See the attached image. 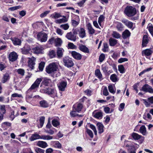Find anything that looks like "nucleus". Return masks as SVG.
<instances>
[{
    "label": "nucleus",
    "mask_w": 153,
    "mask_h": 153,
    "mask_svg": "<svg viewBox=\"0 0 153 153\" xmlns=\"http://www.w3.org/2000/svg\"><path fill=\"white\" fill-rule=\"evenodd\" d=\"M79 35L80 37L83 38L86 36V33L85 30L83 28H81L79 30Z\"/></svg>",
    "instance_id": "6ab92c4d"
},
{
    "label": "nucleus",
    "mask_w": 153,
    "mask_h": 153,
    "mask_svg": "<svg viewBox=\"0 0 153 153\" xmlns=\"http://www.w3.org/2000/svg\"><path fill=\"white\" fill-rule=\"evenodd\" d=\"M52 123L53 126L56 127L60 125V123L57 120L53 119L52 121Z\"/></svg>",
    "instance_id": "58836bf2"
},
{
    "label": "nucleus",
    "mask_w": 153,
    "mask_h": 153,
    "mask_svg": "<svg viewBox=\"0 0 153 153\" xmlns=\"http://www.w3.org/2000/svg\"><path fill=\"white\" fill-rule=\"evenodd\" d=\"M108 68L107 67L105 66V65H102V70L103 71V72L105 73H107V71H108Z\"/></svg>",
    "instance_id": "0e129e2a"
},
{
    "label": "nucleus",
    "mask_w": 153,
    "mask_h": 153,
    "mask_svg": "<svg viewBox=\"0 0 153 153\" xmlns=\"http://www.w3.org/2000/svg\"><path fill=\"white\" fill-rule=\"evenodd\" d=\"M42 80L41 78H37L34 82L32 85L29 89L33 90L38 88Z\"/></svg>",
    "instance_id": "1a4fd4ad"
},
{
    "label": "nucleus",
    "mask_w": 153,
    "mask_h": 153,
    "mask_svg": "<svg viewBox=\"0 0 153 153\" xmlns=\"http://www.w3.org/2000/svg\"><path fill=\"white\" fill-rule=\"evenodd\" d=\"M141 90L146 92H149L150 93H153V89L151 86L149 85L146 84L142 87Z\"/></svg>",
    "instance_id": "423d86ee"
},
{
    "label": "nucleus",
    "mask_w": 153,
    "mask_h": 153,
    "mask_svg": "<svg viewBox=\"0 0 153 153\" xmlns=\"http://www.w3.org/2000/svg\"><path fill=\"white\" fill-rule=\"evenodd\" d=\"M122 22L129 28H132L133 25L132 22L126 19L123 20Z\"/></svg>",
    "instance_id": "4be33fe9"
},
{
    "label": "nucleus",
    "mask_w": 153,
    "mask_h": 153,
    "mask_svg": "<svg viewBox=\"0 0 153 153\" xmlns=\"http://www.w3.org/2000/svg\"><path fill=\"white\" fill-rule=\"evenodd\" d=\"M114 86L110 85L108 86V89L109 92L113 94L115 93V91L114 89Z\"/></svg>",
    "instance_id": "de8ad7c7"
},
{
    "label": "nucleus",
    "mask_w": 153,
    "mask_h": 153,
    "mask_svg": "<svg viewBox=\"0 0 153 153\" xmlns=\"http://www.w3.org/2000/svg\"><path fill=\"white\" fill-rule=\"evenodd\" d=\"M108 46L107 43L103 44V48L102 49V51L104 52H106L108 51Z\"/></svg>",
    "instance_id": "864d4df0"
},
{
    "label": "nucleus",
    "mask_w": 153,
    "mask_h": 153,
    "mask_svg": "<svg viewBox=\"0 0 153 153\" xmlns=\"http://www.w3.org/2000/svg\"><path fill=\"white\" fill-rule=\"evenodd\" d=\"M52 139L53 137L51 136L45 135H41V139H42L45 140H51Z\"/></svg>",
    "instance_id": "473e14b6"
},
{
    "label": "nucleus",
    "mask_w": 153,
    "mask_h": 153,
    "mask_svg": "<svg viewBox=\"0 0 153 153\" xmlns=\"http://www.w3.org/2000/svg\"><path fill=\"white\" fill-rule=\"evenodd\" d=\"M51 82V80L50 79L45 78L42 82L41 83L42 85H44L45 86H48L49 85Z\"/></svg>",
    "instance_id": "72a5a7b5"
},
{
    "label": "nucleus",
    "mask_w": 153,
    "mask_h": 153,
    "mask_svg": "<svg viewBox=\"0 0 153 153\" xmlns=\"http://www.w3.org/2000/svg\"><path fill=\"white\" fill-rule=\"evenodd\" d=\"M58 68V65L55 63L52 62L46 67V71L48 74H51L56 71Z\"/></svg>",
    "instance_id": "f03ea898"
},
{
    "label": "nucleus",
    "mask_w": 153,
    "mask_h": 153,
    "mask_svg": "<svg viewBox=\"0 0 153 153\" xmlns=\"http://www.w3.org/2000/svg\"><path fill=\"white\" fill-rule=\"evenodd\" d=\"M39 139H41V135L36 133L33 134L30 139L31 141Z\"/></svg>",
    "instance_id": "bb28decb"
},
{
    "label": "nucleus",
    "mask_w": 153,
    "mask_h": 153,
    "mask_svg": "<svg viewBox=\"0 0 153 153\" xmlns=\"http://www.w3.org/2000/svg\"><path fill=\"white\" fill-rule=\"evenodd\" d=\"M64 18L58 19L56 20V23L60 24L67 22L68 19L65 16H63Z\"/></svg>",
    "instance_id": "c756f323"
},
{
    "label": "nucleus",
    "mask_w": 153,
    "mask_h": 153,
    "mask_svg": "<svg viewBox=\"0 0 153 153\" xmlns=\"http://www.w3.org/2000/svg\"><path fill=\"white\" fill-rule=\"evenodd\" d=\"M1 110V112L2 114H4L6 112V110L5 109V106L4 105H1L0 108Z\"/></svg>",
    "instance_id": "e2e57ef3"
},
{
    "label": "nucleus",
    "mask_w": 153,
    "mask_h": 153,
    "mask_svg": "<svg viewBox=\"0 0 153 153\" xmlns=\"http://www.w3.org/2000/svg\"><path fill=\"white\" fill-rule=\"evenodd\" d=\"M130 35L131 33L128 30H126L123 33L122 37L123 39H125L130 36Z\"/></svg>",
    "instance_id": "393cba45"
},
{
    "label": "nucleus",
    "mask_w": 153,
    "mask_h": 153,
    "mask_svg": "<svg viewBox=\"0 0 153 153\" xmlns=\"http://www.w3.org/2000/svg\"><path fill=\"white\" fill-rule=\"evenodd\" d=\"M71 54L73 57L78 60H80L82 58V55L79 53L75 51H72L71 52Z\"/></svg>",
    "instance_id": "9d476101"
},
{
    "label": "nucleus",
    "mask_w": 153,
    "mask_h": 153,
    "mask_svg": "<svg viewBox=\"0 0 153 153\" xmlns=\"http://www.w3.org/2000/svg\"><path fill=\"white\" fill-rule=\"evenodd\" d=\"M110 79L111 80L114 82H115L117 81V76L115 74H114L111 75Z\"/></svg>",
    "instance_id": "ea45409f"
},
{
    "label": "nucleus",
    "mask_w": 153,
    "mask_h": 153,
    "mask_svg": "<svg viewBox=\"0 0 153 153\" xmlns=\"http://www.w3.org/2000/svg\"><path fill=\"white\" fill-rule=\"evenodd\" d=\"M140 131L143 135H145L146 134V127L144 126H142L140 127Z\"/></svg>",
    "instance_id": "c85d7f7f"
},
{
    "label": "nucleus",
    "mask_w": 153,
    "mask_h": 153,
    "mask_svg": "<svg viewBox=\"0 0 153 153\" xmlns=\"http://www.w3.org/2000/svg\"><path fill=\"white\" fill-rule=\"evenodd\" d=\"M128 61V59L126 58H121L118 59V62L119 63H122Z\"/></svg>",
    "instance_id": "680f3d73"
},
{
    "label": "nucleus",
    "mask_w": 153,
    "mask_h": 153,
    "mask_svg": "<svg viewBox=\"0 0 153 153\" xmlns=\"http://www.w3.org/2000/svg\"><path fill=\"white\" fill-rule=\"evenodd\" d=\"M149 30L152 35L153 36V26L152 25H149Z\"/></svg>",
    "instance_id": "4d7b16f0"
},
{
    "label": "nucleus",
    "mask_w": 153,
    "mask_h": 153,
    "mask_svg": "<svg viewBox=\"0 0 153 153\" xmlns=\"http://www.w3.org/2000/svg\"><path fill=\"white\" fill-rule=\"evenodd\" d=\"M153 52V49L152 48L147 49L142 51V56L145 55L149 56L152 54Z\"/></svg>",
    "instance_id": "ddd939ff"
},
{
    "label": "nucleus",
    "mask_w": 153,
    "mask_h": 153,
    "mask_svg": "<svg viewBox=\"0 0 153 153\" xmlns=\"http://www.w3.org/2000/svg\"><path fill=\"white\" fill-rule=\"evenodd\" d=\"M112 35L113 37L117 39H119L121 37L120 35L116 31H114L113 32Z\"/></svg>",
    "instance_id": "79ce46f5"
},
{
    "label": "nucleus",
    "mask_w": 153,
    "mask_h": 153,
    "mask_svg": "<svg viewBox=\"0 0 153 153\" xmlns=\"http://www.w3.org/2000/svg\"><path fill=\"white\" fill-rule=\"evenodd\" d=\"M10 39L15 45H20L21 44V40L18 38L13 37L11 38Z\"/></svg>",
    "instance_id": "f3484780"
},
{
    "label": "nucleus",
    "mask_w": 153,
    "mask_h": 153,
    "mask_svg": "<svg viewBox=\"0 0 153 153\" xmlns=\"http://www.w3.org/2000/svg\"><path fill=\"white\" fill-rule=\"evenodd\" d=\"M37 145L43 148H45L48 146L47 143L45 142L42 141H38L37 143Z\"/></svg>",
    "instance_id": "a211bd4d"
},
{
    "label": "nucleus",
    "mask_w": 153,
    "mask_h": 153,
    "mask_svg": "<svg viewBox=\"0 0 153 153\" xmlns=\"http://www.w3.org/2000/svg\"><path fill=\"white\" fill-rule=\"evenodd\" d=\"M62 42V41L60 38H57L55 39V44L56 46H61Z\"/></svg>",
    "instance_id": "cd10ccee"
},
{
    "label": "nucleus",
    "mask_w": 153,
    "mask_h": 153,
    "mask_svg": "<svg viewBox=\"0 0 153 153\" xmlns=\"http://www.w3.org/2000/svg\"><path fill=\"white\" fill-rule=\"evenodd\" d=\"M66 38L69 40L75 41L76 39V36L73 35L71 32L68 33L66 35Z\"/></svg>",
    "instance_id": "f8f14e48"
},
{
    "label": "nucleus",
    "mask_w": 153,
    "mask_h": 153,
    "mask_svg": "<svg viewBox=\"0 0 153 153\" xmlns=\"http://www.w3.org/2000/svg\"><path fill=\"white\" fill-rule=\"evenodd\" d=\"M45 65V63L44 62H42L39 64V68L41 71H42Z\"/></svg>",
    "instance_id": "603ef678"
},
{
    "label": "nucleus",
    "mask_w": 153,
    "mask_h": 153,
    "mask_svg": "<svg viewBox=\"0 0 153 153\" xmlns=\"http://www.w3.org/2000/svg\"><path fill=\"white\" fill-rule=\"evenodd\" d=\"M40 106L43 108H47L48 106V105L47 102L45 100H43L40 101L39 102Z\"/></svg>",
    "instance_id": "7c9ffc66"
},
{
    "label": "nucleus",
    "mask_w": 153,
    "mask_h": 153,
    "mask_svg": "<svg viewBox=\"0 0 153 153\" xmlns=\"http://www.w3.org/2000/svg\"><path fill=\"white\" fill-rule=\"evenodd\" d=\"M149 40L148 37L147 35H144L143 37V41L142 43V46L143 47L146 46L147 44L148 43Z\"/></svg>",
    "instance_id": "b1692460"
},
{
    "label": "nucleus",
    "mask_w": 153,
    "mask_h": 153,
    "mask_svg": "<svg viewBox=\"0 0 153 153\" xmlns=\"http://www.w3.org/2000/svg\"><path fill=\"white\" fill-rule=\"evenodd\" d=\"M63 62L65 65L68 68L71 67L74 65V63L71 59L68 57L64 58Z\"/></svg>",
    "instance_id": "20e7f679"
},
{
    "label": "nucleus",
    "mask_w": 153,
    "mask_h": 153,
    "mask_svg": "<svg viewBox=\"0 0 153 153\" xmlns=\"http://www.w3.org/2000/svg\"><path fill=\"white\" fill-rule=\"evenodd\" d=\"M94 117L97 119H101L102 117V113L100 112H97L94 115Z\"/></svg>",
    "instance_id": "e433bc0d"
},
{
    "label": "nucleus",
    "mask_w": 153,
    "mask_h": 153,
    "mask_svg": "<svg viewBox=\"0 0 153 153\" xmlns=\"http://www.w3.org/2000/svg\"><path fill=\"white\" fill-rule=\"evenodd\" d=\"M104 17L103 15H101L98 18V22L100 26L101 25V22L104 20Z\"/></svg>",
    "instance_id": "8fccbe9b"
},
{
    "label": "nucleus",
    "mask_w": 153,
    "mask_h": 153,
    "mask_svg": "<svg viewBox=\"0 0 153 153\" xmlns=\"http://www.w3.org/2000/svg\"><path fill=\"white\" fill-rule=\"evenodd\" d=\"M18 55L17 53L13 51L11 52L9 55L8 58L9 60L12 62H14L17 59Z\"/></svg>",
    "instance_id": "0eeeda50"
},
{
    "label": "nucleus",
    "mask_w": 153,
    "mask_h": 153,
    "mask_svg": "<svg viewBox=\"0 0 153 153\" xmlns=\"http://www.w3.org/2000/svg\"><path fill=\"white\" fill-rule=\"evenodd\" d=\"M86 132L88 134L89 136L91 138H93V134L92 131L90 130L87 129H86Z\"/></svg>",
    "instance_id": "6e6d98bb"
},
{
    "label": "nucleus",
    "mask_w": 153,
    "mask_h": 153,
    "mask_svg": "<svg viewBox=\"0 0 153 153\" xmlns=\"http://www.w3.org/2000/svg\"><path fill=\"white\" fill-rule=\"evenodd\" d=\"M82 107L83 106L82 104L80 103H79L77 104L76 108H74H74L75 110L76 111L79 112L81 111Z\"/></svg>",
    "instance_id": "4c0bfd02"
},
{
    "label": "nucleus",
    "mask_w": 153,
    "mask_h": 153,
    "mask_svg": "<svg viewBox=\"0 0 153 153\" xmlns=\"http://www.w3.org/2000/svg\"><path fill=\"white\" fill-rule=\"evenodd\" d=\"M118 70L120 73L123 74L125 73L124 68L123 65H120L118 66Z\"/></svg>",
    "instance_id": "37998d69"
},
{
    "label": "nucleus",
    "mask_w": 153,
    "mask_h": 153,
    "mask_svg": "<svg viewBox=\"0 0 153 153\" xmlns=\"http://www.w3.org/2000/svg\"><path fill=\"white\" fill-rule=\"evenodd\" d=\"M109 92L108 91L107 87H105L104 88L103 91V94L105 96L108 95Z\"/></svg>",
    "instance_id": "774afa93"
},
{
    "label": "nucleus",
    "mask_w": 153,
    "mask_h": 153,
    "mask_svg": "<svg viewBox=\"0 0 153 153\" xmlns=\"http://www.w3.org/2000/svg\"><path fill=\"white\" fill-rule=\"evenodd\" d=\"M105 59V55L103 53H102L99 56V61L100 62H102Z\"/></svg>",
    "instance_id": "5fc2aeb1"
},
{
    "label": "nucleus",
    "mask_w": 153,
    "mask_h": 153,
    "mask_svg": "<svg viewBox=\"0 0 153 153\" xmlns=\"http://www.w3.org/2000/svg\"><path fill=\"white\" fill-rule=\"evenodd\" d=\"M74 109V107L73 106L72 111L70 113V114L71 117H74L77 116V114H76V111Z\"/></svg>",
    "instance_id": "052dcab7"
},
{
    "label": "nucleus",
    "mask_w": 153,
    "mask_h": 153,
    "mask_svg": "<svg viewBox=\"0 0 153 153\" xmlns=\"http://www.w3.org/2000/svg\"><path fill=\"white\" fill-rule=\"evenodd\" d=\"M124 13L127 16L131 17L136 14V10L134 7L131 6H127L125 8Z\"/></svg>",
    "instance_id": "f257e3e1"
},
{
    "label": "nucleus",
    "mask_w": 153,
    "mask_h": 153,
    "mask_svg": "<svg viewBox=\"0 0 153 153\" xmlns=\"http://www.w3.org/2000/svg\"><path fill=\"white\" fill-rule=\"evenodd\" d=\"M95 74L100 80H102L103 79V78L102 77V74L99 69H97L95 71Z\"/></svg>",
    "instance_id": "a878e982"
},
{
    "label": "nucleus",
    "mask_w": 153,
    "mask_h": 153,
    "mask_svg": "<svg viewBox=\"0 0 153 153\" xmlns=\"http://www.w3.org/2000/svg\"><path fill=\"white\" fill-rule=\"evenodd\" d=\"M68 47L71 49H74L76 48V46L72 43L70 42L68 44Z\"/></svg>",
    "instance_id": "13d9d810"
},
{
    "label": "nucleus",
    "mask_w": 153,
    "mask_h": 153,
    "mask_svg": "<svg viewBox=\"0 0 153 153\" xmlns=\"http://www.w3.org/2000/svg\"><path fill=\"white\" fill-rule=\"evenodd\" d=\"M60 27L64 30H66L69 28V26L68 24L67 23L61 25Z\"/></svg>",
    "instance_id": "49530a36"
},
{
    "label": "nucleus",
    "mask_w": 153,
    "mask_h": 153,
    "mask_svg": "<svg viewBox=\"0 0 153 153\" xmlns=\"http://www.w3.org/2000/svg\"><path fill=\"white\" fill-rule=\"evenodd\" d=\"M41 91H42L44 93L50 95L53 97H54L56 95V91L53 88H48L46 89L41 90Z\"/></svg>",
    "instance_id": "7ed1b4c3"
},
{
    "label": "nucleus",
    "mask_w": 153,
    "mask_h": 153,
    "mask_svg": "<svg viewBox=\"0 0 153 153\" xmlns=\"http://www.w3.org/2000/svg\"><path fill=\"white\" fill-rule=\"evenodd\" d=\"M45 117L44 116L41 117L39 119L40 125L41 127H42L44 124Z\"/></svg>",
    "instance_id": "a18cd8bd"
},
{
    "label": "nucleus",
    "mask_w": 153,
    "mask_h": 153,
    "mask_svg": "<svg viewBox=\"0 0 153 153\" xmlns=\"http://www.w3.org/2000/svg\"><path fill=\"white\" fill-rule=\"evenodd\" d=\"M79 49L83 52L87 53H89L88 48L85 45L80 44L79 45Z\"/></svg>",
    "instance_id": "9b49d317"
},
{
    "label": "nucleus",
    "mask_w": 153,
    "mask_h": 153,
    "mask_svg": "<svg viewBox=\"0 0 153 153\" xmlns=\"http://www.w3.org/2000/svg\"><path fill=\"white\" fill-rule=\"evenodd\" d=\"M67 84L66 82L62 81L61 82L58 86L59 89L62 91H64Z\"/></svg>",
    "instance_id": "dca6fc26"
},
{
    "label": "nucleus",
    "mask_w": 153,
    "mask_h": 153,
    "mask_svg": "<svg viewBox=\"0 0 153 153\" xmlns=\"http://www.w3.org/2000/svg\"><path fill=\"white\" fill-rule=\"evenodd\" d=\"M131 136L135 140H138L142 137L141 135L134 132H133Z\"/></svg>",
    "instance_id": "2f4dec72"
},
{
    "label": "nucleus",
    "mask_w": 153,
    "mask_h": 153,
    "mask_svg": "<svg viewBox=\"0 0 153 153\" xmlns=\"http://www.w3.org/2000/svg\"><path fill=\"white\" fill-rule=\"evenodd\" d=\"M49 55L51 58H54L56 55V53L53 50L51 51H49Z\"/></svg>",
    "instance_id": "c03bdc74"
},
{
    "label": "nucleus",
    "mask_w": 153,
    "mask_h": 153,
    "mask_svg": "<svg viewBox=\"0 0 153 153\" xmlns=\"http://www.w3.org/2000/svg\"><path fill=\"white\" fill-rule=\"evenodd\" d=\"M64 50L62 48L58 47L57 48L56 54L57 57L60 58L63 56Z\"/></svg>",
    "instance_id": "4468645a"
},
{
    "label": "nucleus",
    "mask_w": 153,
    "mask_h": 153,
    "mask_svg": "<svg viewBox=\"0 0 153 153\" xmlns=\"http://www.w3.org/2000/svg\"><path fill=\"white\" fill-rule=\"evenodd\" d=\"M50 12L49 11H46L42 13L40 15L41 18H43L45 16Z\"/></svg>",
    "instance_id": "338daca9"
},
{
    "label": "nucleus",
    "mask_w": 153,
    "mask_h": 153,
    "mask_svg": "<svg viewBox=\"0 0 153 153\" xmlns=\"http://www.w3.org/2000/svg\"><path fill=\"white\" fill-rule=\"evenodd\" d=\"M54 146V147L59 149H60L61 148V144L58 141H56L55 142Z\"/></svg>",
    "instance_id": "bf43d9fd"
},
{
    "label": "nucleus",
    "mask_w": 153,
    "mask_h": 153,
    "mask_svg": "<svg viewBox=\"0 0 153 153\" xmlns=\"http://www.w3.org/2000/svg\"><path fill=\"white\" fill-rule=\"evenodd\" d=\"M116 27L118 31H122L123 28V26L122 23L118 22L117 23Z\"/></svg>",
    "instance_id": "a19ab883"
},
{
    "label": "nucleus",
    "mask_w": 153,
    "mask_h": 153,
    "mask_svg": "<svg viewBox=\"0 0 153 153\" xmlns=\"http://www.w3.org/2000/svg\"><path fill=\"white\" fill-rule=\"evenodd\" d=\"M109 44L110 46H114L116 44L117 41L115 39L111 38L109 40Z\"/></svg>",
    "instance_id": "f704fd0d"
},
{
    "label": "nucleus",
    "mask_w": 153,
    "mask_h": 153,
    "mask_svg": "<svg viewBox=\"0 0 153 153\" xmlns=\"http://www.w3.org/2000/svg\"><path fill=\"white\" fill-rule=\"evenodd\" d=\"M88 33L90 34H93L95 33V30L93 28L91 24L89 23L87 25Z\"/></svg>",
    "instance_id": "5701e85b"
},
{
    "label": "nucleus",
    "mask_w": 153,
    "mask_h": 153,
    "mask_svg": "<svg viewBox=\"0 0 153 153\" xmlns=\"http://www.w3.org/2000/svg\"><path fill=\"white\" fill-rule=\"evenodd\" d=\"M125 105V103H121L120 105L119 108V110L121 111H122L123 109L124 108Z\"/></svg>",
    "instance_id": "69168bd1"
},
{
    "label": "nucleus",
    "mask_w": 153,
    "mask_h": 153,
    "mask_svg": "<svg viewBox=\"0 0 153 153\" xmlns=\"http://www.w3.org/2000/svg\"><path fill=\"white\" fill-rule=\"evenodd\" d=\"M42 48L40 47H36L32 49V52L36 54L41 53L42 52Z\"/></svg>",
    "instance_id": "aec40b11"
},
{
    "label": "nucleus",
    "mask_w": 153,
    "mask_h": 153,
    "mask_svg": "<svg viewBox=\"0 0 153 153\" xmlns=\"http://www.w3.org/2000/svg\"><path fill=\"white\" fill-rule=\"evenodd\" d=\"M36 153H44L45 150L40 148H36L35 149Z\"/></svg>",
    "instance_id": "3c124183"
},
{
    "label": "nucleus",
    "mask_w": 153,
    "mask_h": 153,
    "mask_svg": "<svg viewBox=\"0 0 153 153\" xmlns=\"http://www.w3.org/2000/svg\"><path fill=\"white\" fill-rule=\"evenodd\" d=\"M16 71L19 74L22 76H23L25 73V70L21 68L17 70Z\"/></svg>",
    "instance_id": "09e8293b"
},
{
    "label": "nucleus",
    "mask_w": 153,
    "mask_h": 153,
    "mask_svg": "<svg viewBox=\"0 0 153 153\" xmlns=\"http://www.w3.org/2000/svg\"><path fill=\"white\" fill-rule=\"evenodd\" d=\"M10 78V76L9 74L7 73L5 74L1 79V82L3 83H5Z\"/></svg>",
    "instance_id": "412c9836"
},
{
    "label": "nucleus",
    "mask_w": 153,
    "mask_h": 153,
    "mask_svg": "<svg viewBox=\"0 0 153 153\" xmlns=\"http://www.w3.org/2000/svg\"><path fill=\"white\" fill-rule=\"evenodd\" d=\"M31 49L29 47L26 48H24L22 50V53L23 54H27L29 53V52Z\"/></svg>",
    "instance_id": "c9c22d12"
},
{
    "label": "nucleus",
    "mask_w": 153,
    "mask_h": 153,
    "mask_svg": "<svg viewBox=\"0 0 153 153\" xmlns=\"http://www.w3.org/2000/svg\"><path fill=\"white\" fill-rule=\"evenodd\" d=\"M96 126L98 131V133L99 134H101L104 132V126L103 125L100 123H97Z\"/></svg>",
    "instance_id": "2eb2a0df"
},
{
    "label": "nucleus",
    "mask_w": 153,
    "mask_h": 153,
    "mask_svg": "<svg viewBox=\"0 0 153 153\" xmlns=\"http://www.w3.org/2000/svg\"><path fill=\"white\" fill-rule=\"evenodd\" d=\"M38 40L42 42H46L47 39V35L45 33L40 32L37 35Z\"/></svg>",
    "instance_id": "39448f33"
},
{
    "label": "nucleus",
    "mask_w": 153,
    "mask_h": 153,
    "mask_svg": "<svg viewBox=\"0 0 153 153\" xmlns=\"http://www.w3.org/2000/svg\"><path fill=\"white\" fill-rule=\"evenodd\" d=\"M28 65L31 69H34L35 64V62L36 60V58L33 57H32L31 58H28Z\"/></svg>",
    "instance_id": "6e6552de"
}]
</instances>
